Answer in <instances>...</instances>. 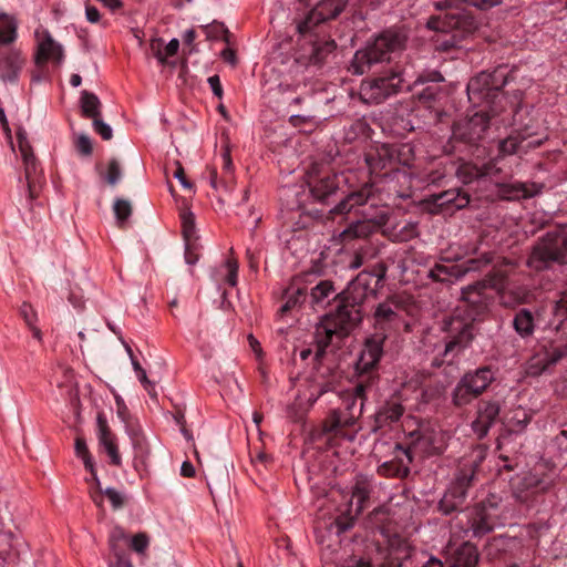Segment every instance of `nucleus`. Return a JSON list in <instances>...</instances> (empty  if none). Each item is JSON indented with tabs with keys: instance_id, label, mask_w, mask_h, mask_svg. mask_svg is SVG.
<instances>
[{
	"instance_id": "64",
	"label": "nucleus",
	"mask_w": 567,
	"mask_h": 567,
	"mask_svg": "<svg viewBox=\"0 0 567 567\" xmlns=\"http://www.w3.org/2000/svg\"><path fill=\"white\" fill-rule=\"evenodd\" d=\"M329 390L326 389L324 386H321L319 392H317L316 394L313 392L310 393V395L308 396L307 401H308V406L312 405L320 395H322L323 393L328 392Z\"/></svg>"
},
{
	"instance_id": "20",
	"label": "nucleus",
	"mask_w": 567,
	"mask_h": 567,
	"mask_svg": "<svg viewBox=\"0 0 567 567\" xmlns=\"http://www.w3.org/2000/svg\"><path fill=\"white\" fill-rule=\"evenodd\" d=\"M18 146L24 164V175L28 183L30 195H33L37 174V161L31 151L27 137L22 133H18Z\"/></svg>"
},
{
	"instance_id": "45",
	"label": "nucleus",
	"mask_w": 567,
	"mask_h": 567,
	"mask_svg": "<svg viewBox=\"0 0 567 567\" xmlns=\"http://www.w3.org/2000/svg\"><path fill=\"white\" fill-rule=\"evenodd\" d=\"M553 313L558 323H561L567 317V291L563 292L560 298L555 302ZM558 326L559 324H557L556 328H558Z\"/></svg>"
},
{
	"instance_id": "32",
	"label": "nucleus",
	"mask_w": 567,
	"mask_h": 567,
	"mask_svg": "<svg viewBox=\"0 0 567 567\" xmlns=\"http://www.w3.org/2000/svg\"><path fill=\"white\" fill-rule=\"evenodd\" d=\"M514 328L522 337L530 336L534 331V320L529 310H519L514 318Z\"/></svg>"
},
{
	"instance_id": "19",
	"label": "nucleus",
	"mask_w": 567,
	"mask_h": 567,
	"mask_svg": "<svg viewBox=\"0 0 567 567\" xmlns=\"http://www.w3.org/2000/svg\"><path fill=\"white\" fill-rule=\"evenodd\" d=\"M450 560L453 567H476L478 563V551L475 545L465 542L458 547H449Z\"/></svg>"
},
{
	"instance_id": "43",
	"label": "nucleus",
	"mask_w": 567,
	"mask_h": 567,
	"mask_svg": "<svg viewBox=\"0 0 567 567\" xmlns=\"http://www.w3.org/2000/svg\"><path fill=\"white\" fill-rule=\"evenodd\" d=\"M103 495H105L109 498L113 509L116 511L124 506L125 495L123 493L118 492L117 489H115L113 487H106L100 493L101 497Z\"/></svg>"
},
{
	"instance_id": "3",
	"label": "nucleus",
	"mask_w": 567,
	"mask_h": 567,
	"mask_svg": "<svg viewBox=\"0 0 567 567\" xmlns=\"http://www.w3.org/2000/svg\"><path fill=\"white\" fill-rule=\"evenodd\" d=\"M550 261L567 264V228L547 233L534 247L527 264L540 270Z\"/></svg>"
},
{
	"instance_id": "59",
	"label": "nucleus",
	"mask_w": 567,
	"mask_h": 567,
	"mask_svg": "<svg viewBox=\"0 0 567 567\" xmlns=\"http://www.w3.org/2000/svg\"><path fill=\"white\" fill-rule=\"evenodd\" d=\"M85 17L91 23H97L101 20L100 11L93 6L85 7Z\"/></svg>"
},
{
	"instance_id": "40",
	"label": "nucleus",
	"mask_w": 567,
	"mask_h": 567,
	"mask_svg": "<svg viewBox=\"0 0 567 567\" xmlns=\"http://www.w3.org/2000/svg\"><path fill=\"white\" fill-rule=\"evenodd\" d=\"M182 219V228L185 240L187 241V246L189 245L190 239L195 235V216L192 212L185 210L181 215Z\"/></svg>"
},
{
	"instance_id": "38",
	"label": "nucleus",
	"mask_w": 567,
	"mask_h": 567,
	"mask_svg": "<svg viewBox=\"0 0 567 567\" xmlns=\"http://www.w3.org/2000/svg\"><path fill=\"white\" fill-rule=\"evenodd\" d=\"M403 414V406L398 402L388 403L379 412V419L382 421H398Z\"/></svg>"
},
{
	"instance_id": "62",
	"label": "nucleus",
	"mask_w": 567,
	"mask_h": 567,
	"mask_svg": "<svg viewBox=\"0 0 567 567\" xmlns=\"http://www.w3.org/2000/svg\"><path fill=\"white\" fill-rule=\"evenodd\" d=\"M181 473L185 477H192L195 474V467L190 462L185 461L181 466Z\"/></svg>"
},
{
	"instance_id": "30",
	"label": "nucleus",
	"mask_w": 567,
	"mask_h": 567,
	"mask_svg": "<svg viewBox=\"0 0 567 567\" xmlns=\"http://www.w3.org/2000/svg\"><path fill=\"white\" fill-rule=\"evenodd\" d=\"M523 142L524 141L519 140L517 136H508L507 138L501 141L499 151L503 155H511L519 152L522 148H535L540 145L539 140L530 141L526 145H524Z\"/></svg>"
},
{
	"instance_id": "41",
	"label": "nucleus",
	"mask_w": 567,
	"mask_h": 567,
	"mask_svg": "<svg viewBox=\"0 0 567 567\" xmlns=\"http://www.w3.org/2000/svg\"><path fill=\"white\" fill-rule=\"evenodd\" d=\"M529 420L530 419H529L526 410L518 408L515 411L514 416L509 420L508 426H509L511 431H513V432H520L529 423Z\"/></svg>"
},
{
	"instance_id": "13",
	"label": "nucleus",
	"mask_w": 567,
	"mask_h": 567,
	"mask_svg": "<svg viewBox=\"0 0 567 567\" xmlns=\"http://www.w3.org/2000/svg\"><path fill=\"white\" fill-rule=\"evenodd\" d=\"M472 476L473 474L468 477H457L452 486L445 492L439 504L440 511L443 514L449 515L463 505L466 498V487L470 484Z\"/></svg>"
},
{
	"instance_id": "63",
	"label": "nucleus",
	"mask_w": 567,
	"mask_h": 567,
	"mask_svg": "<svg viewBox=\"0 0 567 567\" xmlns=\"http://www.w3.org/2000/svg\"><path fill=\"white\" fill-rule=\"evenodd\" d=\"M221 58H223L226 62H228V63H230V64H233V65L236 63L235 52H234L231 49H228V48L224 49V50L221 51Z\"/></svg>"
},
{
	"instance_id": "53",
	"label": "nucleus",
	"mask_w": 567,
	"mask_h": 567,
	"mask_svg": "<svg viewBox=\"0 0 567 567\" xmlns=\"http://www.w3.org/2000/svg\"><path fill=\"white\" fill-rule=\"evenodd\" d=\"M444 434L442 432L434 433V437H429V442L431 444V452L432 453H442L445 449V441H444Z\"/></svg>"
},
{
	"instance_id": "51",
	"label": "nucleus",
	"mask_w": 567,
	"mask_h": 567,
	"mask_svg": "<svg viewBox=\"0 0 567 567\" xmlns=\"http://www.w3.org/2000/svg\"><path fill=\"white\" fill-rule=\"evenodd\" d=\"M93 128L95 133L101 135L103 140H111L113 136V130L112 127L103 122L100 117L93 120Z\"/></svg>"
},
{
	"instance_id": "27",
	"label": "nucleus",
	"mask_w": 567,
	"mask_h": 567,
	"mask_svg": "<svg viewBox=\"0 0 567 567\" xmlns=\"http://www.w3.org/2000/svg\"><path fill=\"white\" fill-rule=\"evenodd\" d=\"M80 103L84 116L92 120L101 116V102L95 94L82 91Z\"/></svg>"
},
{
	"instance_id": "34",
	"label": "nucleus",
	"mask_w": 567,
	"mask_h": 567,
	"mask_svg": "<svg viewBox=\"0 0 567 567\" xmlns=\"http://www.w3.org/2000/svg\"><path fill=\"white\" fill-rule=\"evenodd\" d=\"M337 190V183L333 177L327 176L318 181L312 187L311 193L318 200H324Z\"/></svg>"
},
{
	"instance_id": "14",
	"label": "nucleus",
	"mask_w": 567,
	"mask_h": 567,
	"mask_svg": "<svg viewBox=\"0 0 567 567\" xmlns=\"http://www.w3.org/2000/svg\"><path fill=\"white\" fill-rule=\"evenodd\" d=\"M369 486L365 483H357L351 492L350 499L348 501L347 508L341 513L344 514L349 522L343 523L338 519L342 529L351 526V522L363 511L365 502L369 497Z\"/></svg>"
},
{
	"instance_id": "9",
	"label": "nucleus",
	"mask_w": 567,
	"mask_h": 567,
	"mask_svg": "<svg viewBox=\"0 0 567 567\" xmlns=\"http://www.w3.org/2000/svg\"><path fill=\"white\" fill-rule=\"evenodd\" d=\"M491 258L484 255L478 259H468L461 265L437 264L430 270V277L442 282H454L462 278L468 271L480 270L483 266L491 262Z\"/></svg>"
},
{
	"instance_id": "7",
	"label": "nucleus",
	"mask_w": 567,
	"mask_h": 567,
	"mask_svg": "<svg viewBox=\"0 0 567 567\" xmlns=\"http://www.w3.org/2000/svg\"><path fill=\"white\" fill-rule=\"evenodd\" d=\"M348 0H319L318 3L307 12L305 18L297 21V30L306 34L318 23L336 18L346 7Z\"/></svg>"
},
{
	"instance_id": "48",
	"label": "nucleus",
	"mask_w": 567,
	"mask_h": 567,
	"mask_svg": "<svg viewBox=\"0 0 567 567\" xmlns=\"http://www.w3.org/2000/svg\"><path fill=\"white\" fill-rule=\"evenodd\" d=\"M150 545V537L145 533H138L131 538V548L137 554H144Z\"/></svg>"
},
{
	"instance_id": "60",
	"label": "nucleus",
	"mask_w": 567,
	"mask_h": 567,
	"mask_svg": "<svg viewBox=\"0 0 567 567\" xmlns=\"http://www.w3.org/2000/svg\"><path fill=\"white\" fill-rule=\"evenodd\" d=\"M138 381L143 384L145 390L152 394L154 391V384L147 379L146 371L143 369L136 374Z\"/></svg>"
},
{
	"instance_id": "2",
	"label": "nucleus",
	"mask_w": 567,
	"mask_h": 567,
	"mask_svg": "<svg viewBox=\"0 0 567 567\" xmlns=\"http://www.w3.org/2000/svg\"><path fill=\"white\" fill-rule=\"evenodd\" d=\"M406 38L400 32L392 30L378 35L364 49L358 50L351 63L354 74L361 75L368 72L373 64L390 61L393 55L401 52L405 45Z\"/></svg>"
},
{
	"instance_id": "49",
	"label": "nucleus",
	"mask_w": 567,
	"mask_h": 567,
	"mask_svg": "<svg viewBox=\"0 0 567 567\" xmlns=\"http://www.w3.org/2000/svg\"><path fill=\"white\" fill-rule=\"evenodd\" d=\"M89 472L91 473L92 482L94 483V486H95V491H93L91 493L92 501L94 502V504L97 507H102V505H103V497L100 496V493L104 488L102 487V484H101V481H100V478L97 476L95 467L93 466V471H89Z\"/></svg>"
},
{
	"instance_id": "24",
	"label": "nucleus",
	"mask_w": 567,
	"mask_h": 567,
	"mask_svg": "<svg viewBox=\"0 0 567 567\" xmlns=\"http://www.w3.org/2000/svg\"><path fill=\"white\" fill-rule=\"evenodd\" d=\"M18 38V21L6 12L0 11V48L10 45Z\"/></svg>"
},
{
	"instance_id": "55",
	"label": "nucleus",
	"mask_w": 567,
	"mask_h": 567,
	"mask_svg": "<svg viewBox=\"0 0 567 567\" xmlns=\"http://www.w3.org/2000/svg\"><path fill=\"white\" fill-rule=\"evenodd\" d=\"M179 42L177 39H172L167 44L163 43V65L167 59L175 55L178 51Z\"/></svg>"
},
{
	"instance_id": "33",
	"label": "nucleus",
	"mask_w": 567,
	"mask_h": 567,
	"mask_svg": "<svg viewBox=\"0 0 567 567\" xmlns=\"http://www.w3.org/2000/svg\"><path fill=\"white\" fill-rule=\"evenodd\" d=\"M368 198L369 195L364 190L351 193L347 198L339 203L333 212L339 214L351 212L355 206L364 205L368 202Z\"/></svg>"
},
{
	"instance_id": "10",
	"label": "nucleus",
	"mask_w": 567,
	"mask_h": 567,
	"mask_svg": "<svg viewBox=\"0 0 567 567\" xmlns=\"http://www.w3.org/2000/svg\"><path fill=\"white\" fill-rule=\"evenodd\" d=\"M34 35L37 41L35 63L38 65L47 62H53L56 65L62 64L64 60L63 47L53 39L51 33L44 28H38Z\"/></svg>"
},
{
	"instance_id": "21",
	"label": "nucleus",
	"mask_w": 567,
	"mask_h": 567,
	"mask_svg": "<svg viewBox=\"0 0 567 567\" xmlns=\"http://www.w3.org/2000/svg\"><path fill=\"white\" fill-rule=\"evenodd\" d=\"M396 309L398 306L391 300H386L384 302L379 303L374 311L375 327L384 331L396 326L400 321V317Z\"/></svg>"
},
{
	"instance_id": "1",
	"label": "nucleus",
	"mask_w": 567,
	"mask_h": 567,
	"mask_svg": "<svg viewBox=\"0 0 567 567\" xmlns=\"http://www.w3.org/2000/svg\"><path fill=\"white\" fill-rule=\"evenodd\" d=\"M503 0H440L435 2L439 10H447L427 21V28L443 33H452L451 40H445V47H454L456 41L473 29L472 19L463 13L456 6L467 3L482 10L501 4Z\"/></svg>"
},
{
	"instance_id": "22",
	"label": "nucleus",
	"mask_w": 567,
	"mask_h": 567,
	"mask_svg": "<svg viewBox=\"0 0 567 567\" xmlns=\"http://www.w3.org/2000/svg\"><path fill=\"white\" fill-rule=\"evenodd\" d=\"M462 379L472 392L478 396L482 394L488 385L494 381L495 373L488 367H482L476 369L475 371L465 373Z\"/></svg>"
},
{
	"instance_id": "8",
	"label": "nucleus",
	"mask_w": 567,
	"mask_h": 567,
	"mask_svg": "<svg viewBox=\"0 0 567 567\" xmlns=\"http://www.w3.org/2000/svg\"><path fill=\"white\" fill-rule=\"evenodd\" d=\"M489 117L484 112H475L472 116L460 120L453 126L452 137L466 143L481 140L487 130Z\"/></svg>"
},
{
	"instance_id": "11",
	"label": "nucleus",
	"mask_w": 567,
	"mask_h": 567,
	"mask_svg": "<svg viewBox=\"0 0 567 567\" xmlns=\"http://www.w3.org/2000/svg\"><path fill=\"white\" fill-rule=\"evenodd\" d=\"M565 357H567V343L544 347L528 360L526 371L529 375H539Z\"/></svg>"
},
{
	"instance_id": "57",
	"label": "nucleus",
	"mask_w": 567,
	"mask_h": 567,
	"mask_svg": "<svg viewBox=\"0 0 567 567\" xmlns=\"http://www.w3.org/2000/svg\"><path fill=\"white\" fill-rule=\"evenodd\" d=\"M208 84L213 91V93L217 96V97H221L223 95V87H221V84H220V80H219V76L218 75H212L208 78Z\"/></svg>"
},
{
	"instance_id": "50",
	"label": "nucleus",
	"mask_w": 567,
	"mask_h": 567,
	"mask_svg": "<svg viewBox=\"0 0 567 567\" xmlns=\"http://www.w3.org/2000/svg\"><path fill=\"white\" fill-rule=\"evenodd\" d=\"M19 312L27 326L38 322V313L30 303L23 302L20 307Z\"/></svg>"
},
{
	"instance_id": "29",
	"label": "nucleus",
	"mask_w": 567,
	"mask_h": 567,
	"mask_svg": "<svg viewBox=\"0 0 567 567\" xmlns=\"http://www.w3.org/2000/svg\"><path fill=\"white\" fill-rule=\"evenodd\" d=\"M377 154L378 156H374L372 153H369L365 157V162L371 171L385 168L393 157L391 148L386 145L378 147Z\"/></svg>"
},
{
	"instance_id": "39",
	"label": "nucleus",
	"mask_w": 567,
	"mask_h": 567,
	"mask_svg": "<svg viewBox=\"0 0 567 567\" xmlns=\"http://www.w3.org/2000/svg\"><path fill=\"white\" fill-rule=\"evenodd\" d=\"M113 212L118 224H123L132 214V205L128 200L116 198L113 204Z\"/></svg>"
},
{
	"instance_id": "52",
	"label": "nucleus",
	"mask_w": 567,
	"mask_h": 567,
	"mask_svg": "<svg viewBox=\"0 0 567 567\" xmlns=\"http://www.w3.org/2000/svg\"><path fill=\"white\" fill-rule=\"evenodd\" d=\"M385 517L386 512L383 509L374 511L371 516L372 523L375 524V526L380 529L382 534L390 533V528L383 524Z\"/></svg>"
},
{
	"instance_id": "58",
	"label": "nucleus",
	"mask_w": 567,
	"mask_h": 567,
	"mask_svg": "<svg viewBox=\"0 0 567 567\" xmlns=\"http://www.w3.org/2000/svg\"><path fill=\"white\" fill-rule=\"evenodd\" d=\"M174 178H176L184 188H186V189L193 188V185L186 179L185 174H184V168L182 167L181 164H177V168L174 172Z\"/></svg>"
},
{
	"instance_id": "12",
	"label": "nucleus",
	"mask_w": 567,
	"mask_h": 567,
	"mask_svg": "<svg viewBox=\"0 0 567 567\" xmlns=\"http://www.w3.org/2000/svg\"><path fill=\"white\" fill-rule=\"evenodd\" d=\"M384 332L375 333L368 338L357 361V370L367 372L374 368L383 353Z\"/></svg>"
},
{
	"instance_id": "44",
	"label": "nucleus",
	"mask_w": 567,
	"mask_h": 567,
	"mask_svg": "<svg viewBox=\"0 0 567 567\" xmlns=\"http://www.w3.org/2000/svg\"><path fill=\"white\" fill-rule=\"evenodd\" d=\"M74 144H75L76 151L81 155L89 156L92 154V151H93L92 141L87 134L79 133L75 136Z\"/></svg>"
},
{
	"instance_id": "46",
	"label": "nucleus",
	"mask_w": 567,
	"mask_h": 567,
	"mask_svg": "<svg viewBox=\"0 0 567 567\" xmlns=\"http://www.w3.org/2000/svg\"><path fill=\"white\" fill-rule=\"evenodd\" d=\"M107 183L112 186L116 185L122 178V168L116 159H111L105 176Z\"/></svg>"
},
{
	"instance_id": "15",
	"label": "nucleus",
	"mask_w": 567,
	"mask_h": 567,
	"mask_svg": "<svg viewBox=\"0 0 567 567\" xmlns=\"http://www.w3.org/2000/svg\"><path fill=\"white\" fill-rule=\"evenodd\" d=\"M501 412L499 404L497 402H483L478 410L477 416L472 422V430L478 439L484 437L491 426L496 422Z\"/></svg>"
},
{
	"instance_id": "37",
	"label": "nucleus",
	"mask_w": 567,
	"mask_h": 567,
	"mask_svg": "<svg viewBox=\"0 0 567 567\" xmlns=\"http://www.w3.org/2000/svg\"><path fill=\"white\" fill-rule=\"evenodd\" d=\"M75 455L80 457L87 471H93V460L90 455L86 442L83 437L78 436L74 444Z\"/></svg>"
},
{
	"instance_id": "61",
	"label": "nucleus",
	"mask_w": 567,
	"mask_h": 567,
	"mask_svg": "<svg viewBox=\"0 0 567 567\" xmlns=\"http://www.w3.org/2000/svg\"><path fill=\"white\" fill-rule=\"evenodd\" d=\"M248 341H249V346H250L251 350L255 352L257 359L260 360L262 358V351H261V347H260L258 340L254 336L250 334L248 337Z\"/></svg>"
},
{
	"instance_id": "42",
	"label": "nucleus",
	"mask_w": 567,
	"mask_h": 567,
	"mask_svg": "<svg viewBox=\"0 0 567 567\" xmlns=\"http://www.w3.org/2000/svg\"><path fill=\"white\" fill-rule=\"evenodd\" d=\"M126 538L127 536L123 528L116 526L112 529L109 543L113 556L116 555V553H124L120 546V543L126 540Z\"/></svg>"
},
{
	"instance_id": "54",
	"label": "nucleus",
	"mask_w": 567,
	"mask_h": 567,
	"mask_svg": "<svg viewBox=\"0 0 567 567\" xmlns=\"http://www.w3.org/2000/svg\"><path fill=\"white\" fill-rule=\"evenodd\" d=\"M150 50L158 63L163 65V40L153 38L150 42Z\"/></svg>"
},
{
	"instance_id": "56",
	"label": "nucleus",
	"mask_w": 567,
	"mask_h": 567,
	"mask_svg": "<svg viewBox=\"0 0 567 567\" xmlns=\"http://www.w3.org/2000/svg\"><path fill=\"white\" fill-rule=\"evenodd\" d=\"M109 567H133V565L125 553H116L114 560L109 563Z\"/></svg>"
},
{
	"instance_id": "35",
	"label": "nucleus",
	"mask_w": 567,
	"mask_h": 567,
	"mask_svg": "<svg viewBox=\"0 0 567 567\" xmlns=\"http://www.w3.org/2000/svg\"><path fill=\"white\" fill-rule=\"evenodd\" d=\"M218 274L224 282L235 287L237 285L238 264L233 259H227L220 266Z\"/></svg>"
},
{
	"instance_id": "36",
	"label": "nucleus",
	"mask_w": 567,
	"mask_h": 567,
	"mask_svg": "<svg viewBox=\"0 0 567 567\" xmlns=\"http://www.w3.org/2000/svg\"><path fill=\"white\" fill-rule=\"evenodd\" d=\"M435 200L443 204H454L456 208H462L468 204V197L466 195L461 196L455 189H450L441 193L436 196Z\"/></svg>"
},
{
	"instance_id": "47",
	"label": "nucleus",
	"mask_w": 567,
	"mask_h": 567,
	"mask_svg": "<svg viewBox=\"0 0 567 567\" xmlns=\"http://www.w3.org/2000/svg\"><path fill=\"white\" fill-rule=\"evenodd\" d=\"M205 33L210 40H223L227 38V29L223 23H213L205 27Z\"/></svg>"
},
{
	"instance_id": "25",
	"label": "nucleus",
	"mask_w": 567,
	"mask_h": 567,
	"mask_svg": "<svg viewBox=\"0 0 567 567\" xmlns=\"http://www.w3.org/2000/svg\"><path fill=\"white\" fill-rule=\"evenodd\" d=\"M126 432L130 436L132 446L135 452V456L142 460L146 458L150 455L151 451L148 442L145 435L143 434L141 427H127Z\"/></svg>"
},
{
	"instance_id": "4",
	"label": "nucleus",
	"mask_w": 567,
	"mask_h": 567,
	"mask_svg": "<svg viewBox=\"0 0 567 567\" xmlns=\"http://www.w3.org/2000/svg\"><path fill=\"white\" fill-rule=\"evenodd\" d=\"M403 87V79L400 73H391L389 76L363 81L360 85V97L368 104H379L389 96L398 93Z\"/></svg>"
},
{
	"instance_id": "31",
	"label": "nucleus",
	"mask_w": 567,
	"mask_h": 567,
	"mask_svg": "<svg viewBox=\"0 0 567 567\" xmlns=\"http://www.w3.org/2000/svg\"><path fill=\"white\" fill-rule=\"evenodd\" d=\"M475 398H477L475 392H472L466 382L461 378L452 392L453 404L464 406L470 404Z\"/></svg>"
},
{
	"instance_id": "28",
	"label": "nucleus",
	"mask_w": 567,
	"mask_h": 567,
	"mask_svg": "<svg viewBox=\"0 0 567 567\" xmlns=\"http://www.w3.org/2000/svg\"><path fill=\"white\" fill-rule=\"evenodd\" d=\"M334 293L333 285L328 280H321L311 289V302L316 306H324Z\"/></svg>"
},
{
	"instance_id": "16",
	"label": "nucleus",
	"mask_w": 567,
	"mask_h": 567,
	"mask_svg": "<svg viewBox=\"0 0 567 567\" xmlns=\"http://www.w3.org/2000/svg\"><path fill=\"white\" fill-rule=\"evenodd\" d=\"M472 339L471 327L463 326L457 337L449 340L444 344V349L433 359L432 364L434 367H441L444 362H450L453 358L460 353Z\"/></svg>"
},
{
	"instance_id": "5",
	"label": "nucleus",
	"mask_w": 567,
	"mask_h": 567,
	"mask_svg": "<svg viewBox=\"0 0 567 567\" xmlns=\"http://www.w3.org/2000/svg\"><path fill=\"white\" fill-rule=\"evenodd\" d=\"M350 323L346 320L344 315L339 312L334 316H327L318 324L316 329L317 350L315 353L316 361H321L324 349L332 341L333 337L341 338L349 331Z\"/></svg>"
},
{
	"instance_id": "17",
	"label": "nucleus",
	"mask_w": 567,
	"mask_h": 567,
	"mask_svg": "<svg viewBox=\"0 0 567 567\" xmlns=\"http://www.w3.org/2000/svg\"><path fill=\"white\" fill-rule=\"evenodd\" d=\"M23 58L16 48L2 50L0 48V79L3 81H16L23 65Z\"/></svg>"
},
{
	"instance_id": "18",
	"label": "nucleus",
	"mask_w": 567,
	"mask_h": 567,
	"mask_svg": "<svg viewBox=\"0 0 567 567\" xmlns=\"http://www.w3.org/2000/svg\"><path fill=\"white\" fill-rule=\"evenodd\" d=\"M97 440L110 457L112 464L120 466L122 464L121 455L114 435L111 433L106 419L99 414L96 417Z\"/></svg>"
},
{
	"instance_id": "26",
	"label": "nucleus",
	"mask_w": 567,
	"mask_h": 567,
	"mask_svg": "<svg viewBox=\"0 0 567 567\" xmlns=\"http://www.w3.org/2000/svg\"><path fill=\"white\" fill-rule=\"evenodd\" d=\"M494 89L496 91H498V86L494 85L491 81V74L486 73V72H482L478 75H476L475 78L470 80V82L467 84V94L471 99L473 94H484L485 91L488 94L489 91H492Z\"/></svg>"
},
{
	"instance_id": "23",
	"label": "nucleus",
	"mask_w": 567,
	"mask_h": 567,
	"mask_svg": "<svg viewBox=\"0 0 567 567\" xmlns=\"http://www.w3.org/2000/svg\"><path fill=\"white\" fill-rule=\"evenodd\" d=\"M344 404L347 410L350 411L349 415L343 413L340 409L333 410L329 420L324 424V431L337 432L340 427L353 424L355 419V413L353 412L355 404L354 402L349 404L348 401H346Z\"/></svg>"
},
{
	"instance_id": "6",
	"label": "nucleus",
	"mask_w": 567,
	"mask_h": 567,
	"mask_svg": "<svg viewBox=\"0 0 567 567\" xmlns=\"http://www.w3.org/2000/svg\"><path fill=\"white\" fill-rule=\"evenodd\" d=\"M467 530H472L475 537L485 535L492 532L496 526L502 525L497 505L489 499L471 509L467 514Z\"/></svg>"
}]
</instances>
